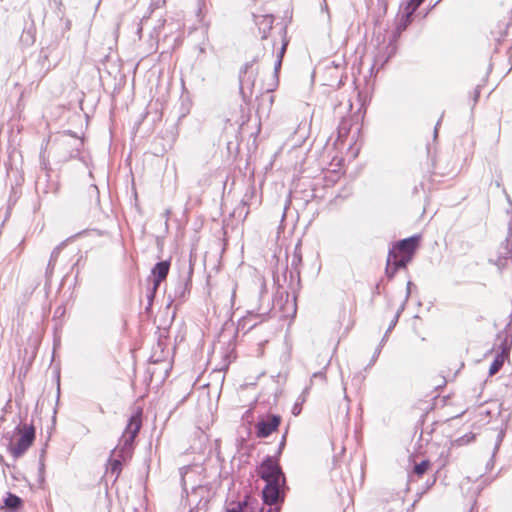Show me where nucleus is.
<instances>
[{"label": "nucleus", "instance_id": "14", "mask_svg": "<svg viewBox=\"0 0 512 512\" xmlns=\"http://www.w3.org/2000/svg\"><path fill=\"white\" fill-rule=\"evenodd\" d=\"M262 320H263V315L255 314L253 312H248L239 321V326H242L243 328L248 326V329H251L252 327L256 326L258 323H260Z\"/></svg>", "mask_w": 512, "mask_h": 512}, {"label": "nucleus", "instance_id": "26", "mask_svg": "<svg viewBox=\"0 0 512 512\" xmlns=\"http://www.w3.org/2000/svg\"><path fill=\"white\" fill-rule=\"evenodd\" d=\"M285 49H286V44H284L280 50V53H279V56H278V59H281L282 60V57H283V54L285 52Z\"/></svg>", "mask_w": 512, "mask_h": 512}, {"label": "nucleus", "instance_id": "24", "mask_svg": "<svg viewBox=\"0 0 512 512\" xmlns=\"http://www.w3.org/2000/svg\"><path fill=\"white\" fill-rule=\"evenodd\" d=\"M301 412V408L296 404L294 405L293 409H292V413L294 415H298L299 413Z\"/></svg>", "mask_w": 512, "mask_h": 512}, {"label": "nucleus", "instance_id": "33", "mask_svg": "<svg viewBox=\"0 0 512 512\" xmlns=\"http://www.w3.org/2000/svg\"><path fill=\"white\" fill-rule=\"evenodd\" d=\"M421 2H423V0H420Z\"/></svg>", "mask_w": 512, "mask_h": 512}, {"label": "nucleus", "instance_id": "32", "mask_svg": "<svg viewBox=\"0 0 512 512\" xmlns=\"http://www.w3.org/2000/svg\"><path fill=\"white\" fill-rule=\"evenodd\" d=\"M189 512H193L192 510H190Z\"/></svg>", "mask_w": 512, "mask_h": 512}, {"label": "nucleus", "instance_id": "31", "mask_svg": "<svg viewBox=\"0 0 512 512\" xmlns=\"http://www.w3.org/2000/svg\"><path fill=\"white\" fill-rule=\"evenodd\" d=\"M262 37H263V38H266V37H267V32H266V30H265V29L263 30V35H262Z\"/></svg>", "mask_w": 512, "mask_h": 512}, {"label": "nucleus", "instance_id": "21", "mask_svg": "<svg viewBox=\"0 0 512 512\" xmlns=\"http://www.w3.org/2000/svg\"><path fill=\"white\" fill-rule=\"evenodd\" d=\"M403 309H404V303L401 305V307H400V308H399V310L397 311V313H396V315H395L394 319H393V320H392V322L390 323V326H389V328H388V330H387L386 334H388V333L391 331V329L395 326V324L397 323V320H398L399 314L401 313V311H403Z\"/></svg>", "mask_w": 512, "mask_h": 512}, {"label": "nucleus", "instance_id": "23", "mask_svg": "<svg viewBox=\"0 0 512 512\" xmlns=\"http://www.w3.org/2000/svg\"><path fill=\"white\" fill-rule=\"evenodd\" d=\"M260 288H261V294L266 292V283L264 281V279H260Z\"/></svg>", "mask_w": 512, "mask_h": 512}, {"label": "nucleus", "instance_id": "6", "mask_svg": "<svg viewBox=\"0 0 512 512\" xmlns=\"http://www.w3.org/2000/svg\"><path fill=\"white\" fill-rule=\"evenodd\" d=\"M280 421L281 418L277 415H270L266 418H262L255 425L257 436L262 438L268 437L278 428Z\"/></svg>", "mask_w": 512, "mask_h": 512}, {"label": "nucleus", "instance_id": "17", "mask_svg": "<svg viewBox=\"0 0 512 512\" xmlns=\"http://www.w3.org/2000/svg\"><path fill=\"white\" fill-rule=\"evenodd\" d=\"M4 503H5L6 507L11 508V509H16V508L20 507L22 500L20 499V497L9 493L4 500Z\"/></svg>", "mask_w": 512, "mask_h": 512}, {"label": "nucleus", "instance_id": "27", "mask_svg": "<svg viewBox=\"0 0 512 512\" xmlns=\"http://www.w3.org/2000/svg\"><path fill=\"white\" fill-rule=\"evenodd\" d=\"M410 286H411V282H408L407 283V291H406V295H405V301H407L408 297H409V294H410Z\"/></svg>", "mask_w": 512, "mask_h": 512}, {"label": "nucleus", "instance_id": "13", "mask_svg": "<svg viewBox=\"0 0 512 512\" xmlns=\"http://www.w3.org/2000/svg\"><path fill=\"white\" fill-rule=\"evenodd\" d=\"M125 462L118 456H112L109 458L106 473L117 479L122 471V463Z\"/></svg>", "mask_w": 512, "mask_h": 512}, {"label": "nucleus", "instance_id": "12", "mask_svg": "<svg viewBox=\"0 0 512 512\" xmlns=\"http://www.w3.org/2000/svg\"><path fill=\"white\" fill-rule=\"evenodd\" d=\"M508 352H509V348H508L507 344L503 343L501 345V353H499L495 357V359L493 360V362L490 365L489 375L492 376V375L496 374L501 369V367L503 366V363H504V359L508 355Z\"/></svg>", "mask_w": 512, "mask_h": 512}, {"label": "nucleus", "instance_id": "29", "mask_svg": "<svg viewBox=\"0 0 512 512\" xmlns=\"http://www.w3.org/2000/svg\"><path fill=\"white\" fill-rule=\"evenodd\" d=\"M313 377H321V378H323V379H324V378H325V374H324L323 372H318V373H315V374L313 375Z\"/></svg>", "mask_w": 512, "mask_h": 512}, {"label": "nucleus", "instance_id": "8", "mask_svg": "<svg viewBox=\"0 0 512 512\" xmlns=\"http://www.w3.org/2000/svg\"><path fill=\"white\" fill-rule=\"evenodd\" d=\"M420 0H409L408 2L401 5V16L399 20L398 29L404 30L411 21V16L416 9L421 5Z\"/></svg>", "mask_w": 512, "mask_h": 512}, {"label": "nucleus", "instance_id": "30", "mask_svg": "<svg viewBox=\"0 0 512 512\" xmlns=\"http://www.w3.org/2000/svg\"><path fill=\"white\" fill-rule=\"evenodd\" d=\"M235 294H236V289H235V288H233V291H232V299H234Z\"/></svg>", "mask_w": 512, "mask_h": 512}, {"label": "nucleus", "instance_id": "11", "mask_svg": "<svg viewBox=\"0 0 512 512\" xmlns=\"http://www.w3.org/2000/svg\"><path fill=\"white\" fill-rule=\"evenodd\" d=\"M170 263L168 261H161L158 262L152 269V281H153V288H152V295L157 290L160 282L164 280L169 272Z\"/></svg>", "mask_w": 512, "mask_h": 512}, {"label": "nucleus", "instance_id": "16", "mask_svg": "<svg viewBox=\"0 0 512 512\" xmlns=\"http://www.w3.org/2000/svg\"><path fill=\"white\" fill-rule=\"evenodd\" d=\"M64 245H65V243L62 242L57 247H55L54 250L52 251L51 256H50V260H49L48 266H47V273L52 274V272H53V270L55 268L57 259H58L59 255H60L61 250L63 249Z\"/></svg>", "mask_w": 512, "mask_h": 512}, {"label": "nucleus", "instance_id": "19", "mask_svg": "<svg viewBox=\"0 0 512 512\" xmlns=\"http://www.w3.org/2000/svg\"><path fill=\"white\" fill-rule=\"evenodd\" d=\"M474 438H475V435L473 433H467V434L459 437L456 440V443L459 446L466 445V444H469L470 442H472L474 440Z\"/></svg>", "mask_w": 512, "mask_h": 512}, {"label": "nucleus", "instance_id": "9", "mask_svg": "<svg viewBox=\"0 0 512 512\" xmlns=\"http://www.w3.org/2000/svg\"><path fill=\"white\" fill-rule=\"evenodd\" d=\"M284 484L285 483L282 482L266 483L262 491L264 503L268 505L276 504L280 499L281 487H283Z\"/></svg>", "mask_w": 512, "mask_h": 512}, {"label": "nucleus", "instance_id": "20", "mask_svg": "<svg viewBox=\"0 0 512 512\" xmlns=\"http://www.w3.org/2000/svg\"><path fill=\"white\" fill-rule=\"evenodd\" d=\"M428 466L429 462L424 460L415 466L414 471L417 475L421 476L426 472Z\"/></svg>", "mask_w": 512, "mask_h": 512}, {"label": "nucleus", "instance_id": "28", "mask_svg": "<svg viewBox=\"0 0 512 512\" xmlns=\"http://www.w3.org/2000/svg\"><path fill=\"white\" fill-rule=\"evenodd\" d=\"M281 63H282V60H281V59H277V61H276V63H275V70H276V71L280 68Z\"/></svg>", "mask_w": 512, "mask_h": 512}, {"label": "nucleus", "instance_id": "4", "mask_svg": "<svg viewBox=\"0 0 512 512\" xmlns=\"http://www.w3.org/2000/svg\"><path fill=\"white\" fill-rule=\"evenodd\" d=\"M258 476L266 483L282 482L285 483V477L278 462L268 456L257 468Z\"/></svg>", "mask_w": 512, "mask_h": 512}, {"label": "nucleus", "instance_id": "10", "mask_svg": "<svg viewBox=\"0 0 512 512\" xmlns=\"http://www.w3.org/2000/svg\"><path fill=\"white\" fill-rule=\"evenodd\" d=\"M257 506V500L246 495L242 501L229 503L227 512H258Z\"/></svg>", "mask_w": 512, "mask_h": 512}, {"label": "nucleus", "instance_id": "15", "mask_svg": "<svg viewBox=\"0 0 512 512\" xmlns=\"http://www.w3.org/2000/svg\"><path fill=\"white\" fill-rule=\"evenodd\" d=\"M302 264V251H301V244L298 243L293 251V254L291 256V268L299 274V267Z\"/></svg>", "mask_w": 512, "mask_h": 512}, {"label": "nucleus", "instance_id": "7", "mask_svg": "<svg viewBox=\"0 0 512 512\" xmlns=\"http://www.w3.org/2000/svg\"><path fill=\"white\" fill-rule=\"evenodd\" d=\"M359 133V127H355L354 131L352 132V126L349 120H343L341 121L339 127H338V137L337 142L341 144H348L351 146Z\"/></svg>", "mask_w": 512, "mask_h": 512}, {"label": "nucleus", "instance_id": "25", "mask_svg": "<svg viewBox=\"0 0 512 512\" xmlns=\"http://www.w3.org/2000/svg\"><path fill=\"white\" fill-rule=\"evenodd\" d=\"M443 117V115L441 116ZM442 118H440L435 126V129H434V137L436 138L437 135H438V127L440 126V122H441Z\"/></svg>", "mask_w": 512, "mask_h": 512}, {"label": "nucleus", "instance_id": "1", "mask_svg": "<svg viewBox=\"0 0 512 512\" xmlns=\"http://www.w3.org/2000/svg\"><path fill=\"white\" fill-rule=\"evenodd\" d=\"M419 241L420 236L414 235L393 245L387 257L386 273L389 277H393L398 269L405 268L412 260Z\"/></svg>", "mask_w": 512, "mask_h": 512}, {"label": "nucleus", "instance_id": "18", "mask_svg": "<svg viewBox=\"0 0 512 512\" xmlns=\"http://www.w3.org/2000/svg\"><path fill=\"white\" fill-rule=\"evenodd\" d=\"M257 24H264L265 27L270 30L273 24V17L271 15H264L256 18Z\"/></svg>", "mask_w": 512, "mask_h": 512}, {"label": "nucleus", "instance_id": "2", "mask_svg": "<svg viewBox=\"0 0 512 512\" xmlns=\"http://www.w3.org/2000/svg\"><path fill=\"white\" fill-rule=\"evenodd\" d=\"M141 425V412L138 411L129 418L118 445L112 451V456H118L124 461H127L131 458L133 452V442L141 428Z\"/></svg>", "mask_w": 512, "mask_h": 512}, {"label": "nucleus", "instance_id": "5", "mask_svg": "<svg viewBox=\"0 0 512 512\" xmlns=\"http://www.w3.org/2000/svg\"><path fill=\"white\" fill-rule=\"evenodd\" d=\"M258 69L254 63H247L240 73V90L243 95L252 94Z\"/></svg>", "mask_w": 512, "mask_h": 512}, {"label": "nucleus", "instance_id": "22", "mask_svg": "<svg viewBox=\"0 0 512 512\" xmlns=\"http://www.w3.org/2000/svg\"><path fill=\"white\" fill-rule=\"evenodd\" d=\"M383 342H384V339L382 340L381 344L375 350L374 355L372 357V363H374L376 361V359L378 358V356L380 355V352H381V349L383 346Z\"/></svg>", "mask_w": 512, "mask_h": 512}, {"label": "nucleus", "instance_id": "3", "mask_svg": "<svg viewBox=\"0 0 512 512\" xmlns=\"http://www.w3.org/2000/svg\"><path fill=\"white\" fill-rule=\"evenodd\" d=\"M15 431H17L19 438L9 445L8 450L15 459H18L25 454L34 442L35 429L33 425L23 424L17 426Z\"/></svg>", "mask_w": 512, "mask_h": 512}]
</instances>
